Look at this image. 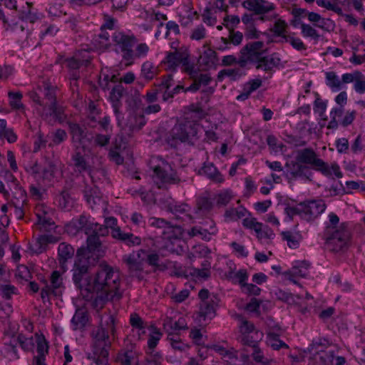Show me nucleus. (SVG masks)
Masks as SVG:
<instances>
[{
  "label": "nucleus",
  "instance_id": "obj_24",
  "mask_svg": "<svg viewBox=\"0 0 365 365\" xmlns=\"http://www.w3.org/2000/svg\"><path fill=\"white\" fill-rule=\"evenodd\" d=\"M124 88L121 85L114 86L110 93V100L112 103L113 111L119 122L120 118V107L121 106L120 98L123 96Z\"/></svg>",
  "mask_w": 365,
  "mask_h": 365
},
{
  "label": "nucleus",
  "instance_id": "obj_19",
  "mask_svg": "<svg viewBox=\"0 0 365 365\" xmlns=\"http://www.w3.org/2000/svg\"><path fill=\"white\" fill-rule=\"evenodd\" d=\"M41 115L44 120H48L49 118L53 117L60 123L66 122L67 118L64 107L58 106L57 103H54L53 106L47 107V106H45L41 111Z\"/></svg>",
  "mask_w": 365,
  "mask_h": 365
},
{
  "label": "nucleus",
  "instance_id": "obj_53",
  "mask_svg": "<svg viewBox=\"0 0 365 365\" xmlns=\"http://www.w3.org/2000/svg\"><path fill=\"white\" fill-rule=\"evenodd\" d=\"M15 276L18 279L26 282L31 279V274L29 269L24 265H20L18 267Z\"/></svg>",
  "mask_w": 365,
  "mask_h": 365
},
{
  "label": "nucleus",
  "instance_id": "obj_62",
  "mask_svg": "<svg viewBox=\"0 0 365 365\" xmlns=\"http://www.w3.org/2000/svg\"><path fill=\"white\" fill-rule=\"evenodd\" d=\"M240 20L237 16H229L226 15L224 17V26L229 30H234V27L236 26Z\"/></svg>",
  "mask_w": 365,
  "mask_h": 365
},
{
  "label": "nucleus",
  "instance_id": "obj_36",
  "mask_svg": "<svg viewBox=\"0 0 365 365\" xmlns=\"http://www.w3.org/2000/svg\"><path fill=\"white\" fill-rule=\"evenodd\" d=\"M267 344L274 350H279L281 348L287 349V344L279 339V336L274 332H268L267 334Z\"/></svg>",
  "mask_w": 365,
  "mask_h": 365
},
{
  "label": "nucleus",
  "instance_id": "obj_39",
  "mask_svg": "<svg viewBox=\"0 0 365 365\" xmlns=\"http://www.w3.org/2000/svg\"><path fill=\"white\" fill-rule=\"evenodd\" d=\"M168 210L175 216L176 219L181 218L180 215L183 214L190 218V215L187 214L190 207L187 204H170L168 205Z\"/></svg>",
  "mask_w": 365,
  "mask_h": 365
},
{
  "label": "nucleus",
  "instance_id": "obj_27",
  "mask_svg": "<svg viewBox=\"0 0 365 365\" xmlns=\"http://www.w3.org/2000/svg\"><path fill=\"white\" fill-rule=\"evenodd\" d=\"M84 197L91 208L96 205H99L103 201L101 192L97 187H86L84 190Z\"/></svg>",
  "mask_w": 365,
  "mask_h": 365
},
{
  "label": "nucleus",
  "instance_id": "obj_61",
  "mask_svg": "<svg viewBox=\"0 0 365 365\" xmlns=\"http://www.w3.org/2000/svg\"><path fill=\"white\" fill-rule=\"evenodd\" d=\"M206 36V30L202 25H199L195 28L190 35V38L192 40L200 41L205 38Z\"/></svg>",
  "mask_w": 365,
  "mask_h": 365
},
{
  "label": "nucleus",
  "instance_id": "obj_35",
  "mask_svg": "<svg viewBox=\"0 0 365 365\" xmlns=\"http://www.w3.org/2000/svg\"><path fill=\"white\" fill-rule=\"evenodd\" d=\"M202 172L209 178L217 182H222L224 180L223 177L212 163L205 164L202 168Z\"/></svg>",
  "mask_w": 365,
  "mask_h": 365
},
{
  "label": "nucleus",
  "instance_id": "obj_9",
  "mask_svg": "<svg viewBox=\"0 0 365 365\" xmlns=\"http://www.w3.org/2000/svg\"><path fill=\"white\" fill-rule=\"evenodd\" d=\"M163 63L167 64L168 69L173 71H175L181 64L183 70L190 78L195 77L197 73V70L195 68L194 63L190 61L188 49L183 46L175 49L174 52L168 53Z\"/></svg>",
  "mask_w": 365,
  "mask_h": 365
},
{
  "label": "nucleus",
  "instance_id": "obj_5",
  "mask_svg": "<svg viewBox=\"0 0 365 365\" xmlns=\"http://www.w3.org/2000/svg\"><path fill=\"white\" fill-rule=\"evenodd\" d=\"M68 230L71 232L74 230L76 232L80 230L84 231L87 235V245L84 247V249L98 252L106 250L101 237L108 235L107 228L103 225L91 221L89 217L85 215H81L77 219L73 220L68 225Z\"/></svg>",
  "mask_w": 365,
  "mask_h": 365
},
{
  "label": "nucleus",
  "instance_id": "obj_30",
  "mask_svg": "<svg viewBox=\"0 0 365 365\" xmlns=\"http://www.w3.org/2000/svg\"><path fill=\"white\" fill-rule=\"evenodd\" d=\"M88 314L83 309H77L72 319L71 323L73 327V329H83L88 322Z\"/></svg>",
  "mask_w": 365,
  "mask_h": 365
},
{
  "label": "nucleus",
  "instance_id": "obj_48",
  "mask_svg": "<svg viewBox=\"0 0 365 365\" xmlns=\"http://www.w3.org/2000/svg\"><path fill=\"white\" fill-rule=\"evenodd\" d=\"M16 341L24 351H30L34 346L32 336L26 337L23 334H19Z\"/></svg>",
  "mask_w": 365,
  "mask_h": 365
},
{
  "label": "nucleus",
  "instance_id": "obj_57",
  "mask_svg": "<svg viewBox=\"0 0 365 365\" xmlns=\"http://www.w3.org/2000/svg\"><path fill=\"white\" fill-rule=\"evenodd\" d=\"M287 27V24L284 20L278 19L275 21L271 31L275 36H282L285 33Z\"/></svg>",
  "mask_w": 365,
  "mask_h": 365
},
{
  "label": "nucleus",
  "instance_id": "obj_33",
  "mask_svg": "<svg viewBox=\"0 0 365 365\" xmlns=\"http://www.w3.org/2000/svg\"><path fill=\"white\" fill-rule=\"evenodd\" d=\"M326 84L334 92H337L342 88L341 80L333 71L326 73Z\"/></svg>",
  "mask_w": 365,
  "mask_h": 365
},
{
  "label": "nucleus",
  "instance_id": "obj_56",
  "mask_svg": "<svg viewBox=\"0 0 365 365\" xmlns=\"http://www.w3.org/2000/svg\"><path fill=\"white\" fill-rule=\"evenodd\" d=\"M9 96L11 99L10 105L12 108L16 109L23 108L24 106L21 102L23 96L20 92H9Z\"/></svg>",
  "mask_w": 365,
  "mask_h": 365
},
{
  "label": "nucleus",
  "instance_id": "obj_4",
  "mask_svg": "<svg viewBox=\"0 0 365 365\" xmlns=\"http://www.w3.org/2000/svg\"><path fill=\"white\" fill-rule=\"evenodd\" d=\"M115 319L113 316L108 317L105 324H102L92 332L91 351L86 354L87 359L96 365H109L108 355L111 343L109 333L114 334Z\"/></svg>",
  "mask_w": 365,
  "mask_h": 365
},
{
  "label": "nucleus",
  "instance_id": "obj_59",
  "mask_svg": "<svg viewBox=\"0 0 365 365\" xmlns=\"http://www.w3.org/2000/svg\"><path fill=\"white\" fill-rule=\"evenodd\" d=\"M317 4L318 6L324 7L328 10L333 11L338 14H342V9L336 4H332L326 0H317Z\"/></svg>",
  "mask_w": 365,
  "mask_h": 365
},
{
  "label": "nucleus",
  "instance_id": "obj_6",
  "mask_svg": "<svg viewBox=\"0 0 365 365\" xmlns=\"http://www.w3.org/2000/svg\"><path fill=\"white\" fill-rule=\"evenodd\" d=\"M296 160L302 165L309 166L311 170L314 169L321 172L325 176H331L334 174L338 178L342 177V173L336 163H333L329 166L323 160L319 158L317 153L312 148H307L298 150Z\"/></svg>",
  "mask_w": 365,
  "mask_h": 365
},
{
  "label": "nucleus",
  "instance_id": "obj_25",
  "mask_svg": "<svg viewBox=\"0 0 365 365\" xmlns=\"http://www.w3.org/2000/svg\"><path fill=\"white\" fill-rule=\"evenodd\" d=\"M163 328L169 336H174L173 334L177 331L187 329L185 320L182 317L179 318L178 321L166 318L163 322Z\"/></svg>",
  "mask_w": 365,
  "mask_h": 365
},
{
  "label": "nucleus",
  "instance_id": "obj_29",
  "mask_svg": "<svg viewBox=\"0 0 365 365\" xmlns=\"http://www.w3.org/2000/svg\"><path fill=\"white\" fill-rule=\"evenodd\" d=\"M136 358V353L130 349L121 350L116 356V361L120 365H131L133 362L135 365H138V361H134Z\"/></svg>",
  "mask_w": 365,
  "mask_h": 365
},
{
  "label": "nucleus",
  "instance_id": "obj_31",
  "mask_svg": "<svg viewBox=\"0 0 365 365\" xmlns=\"http://www.w3.org/2000/svg\"><path fill=\"white\" fill-rule=\"evenodd\" d=\"M72 160L76 171L79 173L88 172L91 178H93V176L91 173V167L87 163L83 155H81L80 153H76L72 157Z\"/></svg>",
  "mask_w": 365,
  "mask_h": 365
},
{
  "label": "nucleus",
  "instance_id": "obj_10",
  "mask_svg": "<svg viewBox=\"0 0 365 365\" xmlns=\"http://www.w3.org/2000/svg\"><path fill=\"white\" fill-rule=\"evenodd\" d=\"M349 239L350 232L344 223L333 231L330 227H327L326 246L330 251L334 252L341 251L346 246Z\"/></svg>",
  "mask_w": 365,
  "mask_h": 365
},
{
  "label": "nucleus",
  "instance_id": "obj_15",
  "mask_svg": "<svg viewBox=\"0 0 365 365\" xmlns=\"http://www.w3.org/2000/svg\"><path fill=\"white\" fill-rule=\"evenodd\" d=\"M286 176L289 180L302 179L312 181L313 173L309 166L302 165L299 161H291L286 163Z\"/></svg>",
  "mask_w": 365,
  "mask_h": 365
},
{
  "label": "nucleus",
  "instance_id": "obj_58",
  "mask_svg": "<svg viewBox=\"0 0 365 365\" xmlns=\"http://www.w3.org/2000/svg\"><path fill=\"white\" fill-rule=\"evenodd\" d=\"M360 76H361V72L359 71H355L353 73H346L342 75L341 76V81L342 85L354 83H355L356 81L360 78Z\"/></svg>",
  "mask_w": 365,
  "mask_h": 365
},
{
  "label": "nucleus",
  "instance_id": "obj_43",
  "mask_svg": "<svg viewBox=\"0 0 365 365\" xmlns=\"http://www.w3.org/2000/svg\"><path fill=\"white\" fill-rule=\"evenodd\" d=\"M145 365H163V357L160 352H147Z\"/></svg>",
  "mask_w": 365,
  "mask_h": 365
},
{
  "label": "nucleus",
  "instance_id": "obj_14",
  "mask_svg": "<svg viewBox=\"0 0 365 365\" xmlns=\"http://www.w3.org/2000/svg\"><path fill=\"white\" fill-rule=\"evenodd\" d=\"M115 24L114 19H108L105 23L101 26V32L95 36L92 40V43L96 49L106 50L110 45V36L113 31Z\"/></svg>",
  "mask_w": 365,
  "mask_h": 365
},
{
  "label": "nucleus",
  "instance_id": "obj_47",
  "mask_svg": "<svg viewBox=\"0 0 365 365\" xmlns=\"http://www.w3.org/2000/svg\"><path fill=\"white\" fill-rule=\"evenodd\" d=\"M301 31L304 37H310L316 41H318L320 37L317 31L309 24H302Z\"/></svg>",
  "mask_w": 365,
  "mask_h": 365
},
{
  "label": "nucleus",
  "instance_id": "obj_26",
  "mask_svg": "<svg viewBox=\"0 0 365 365\" xmlns=\"http://www.w3.org/2000/svg\"><path fill=\"white\" fill-rule=\"evenodd\" d=\"M210 222L211 224L210 230H207V227H193L189 231V235L192 237L200 236L202 240H210L211 235H215L217 231L215 222L210 220Z\"/></svg>",
  "mask_w": 365,
  "mask_h": 365
},
{
  "label": "nucleus",
  "instance_id": "obj_3",
  "mask_svg": "<svg viewBox=\"0 0 365 365\" xmlns=\"http://www.w3.org/2000/svg\"><path fill=\"white\" fill-rule=\"evenodd\" d=\"M264 46V42L260 41L247 43L240 50L238 65L245 68L248 63H252L256 69L272 73L274 68L280 65L281 59L277 53L263 56Z\"/></svg>",
  "mask_w": 365,
  "mask_h": 365
},
{
  "label": "nucleus",
  "instance_id": "obj_45",
  "mask_svg": "<svg viewBox=\"0 0 365 365\" xmlns=\"http://www.w3.org/2000/svg\"><path fill=\"white\" fill-rule=\"evenodd\" d=\"M237 318L240 322L239 328L241 335L250 334L255 330V325L242 316L238 315Z\"/></svg>",
  "mask_w": 365,
  "mask_h": 365
},
{
  "label": "nucleus",
  "instance_id": "obj_8",
  "mask_svg": "<svg viewBox=\"0 0 365 365\" xmlns=\"http://www.w3.org/2000/svg\"><path fill=\"white\" fill-rule=\"evenodd\" d=\"M200 126L192 121H184L175 124L168 133L166 141L168 145L175 148L181 143L193 145L196 140Z\"/></svg>",
  "mask_w": 365,
  "mask_h": 365
},
{
  "label": "nucleus",
  "instance_id": "obj_60",
  "mask_svg": "<svg viewBox=\"0 0 365 365\" xmlns=\"http://www.w3.org/2000/svg\"><path fill=\"white\" fill-rule=\"evenodd\" d=\"M202 17L203 22L209 26H213L217 22V18L213 16V13L210 8L205 9Z\"/></svg>",
  "mask_w": 365,
  "mask_h": 365
},
{
  "label": "nucleus",
  "instance_id": "obj_20",
  "mask_svg": "<svg viewBox=\"0 0 365 365\" xmlns=\"http://www.w3.org/2000/svg\"><path fill=\"white\" fill-rule=\"evenodd\" d=\"M242 4L245 9L255 11L256 14H265L274 9V4L265 0H246Z\"/></svg>",
  "mask_w": 365,
  "mask_h": 365
},
{
  "label": "nucleus",
  "instance_id": "obj_46",
  "mask_svg": "<svg viewBox=\"0 0 365 365\" xmlns=\"http://www.w3.org/2000/svg\"><path fill=\"white\" fill-rule=\"evenodd\" d=\"M58 205L64 210H69L72 207V199L67 191H62L57 198Z\"/></svg>",
  "mask_w": 365,
  "mask_h": 365
},
{
  "label": "nucleus",
  "instance_id": "obj_1",
  "mask_svg": "<svg viewBox=\"0 0 365 365\" xmlns=\"http://www.w3.org/2000/svg\"><path fill=\"white\" fill-rule=\"evenodd\" d=\"M105 250L93 251L81 247L77 250L72 269V279L77 289L91 292L93 277L89 275L90 269L104 255Z\"/></svg>",
  "mask_w": 365,
  "mask_h": 365
},
{
  "label": "nucleus",
  "instance_id": "obj_12",
  "mask_svg": "<svg viewBox=\"0 0 365 365\" xmlns=\"http://www.w3.org/2000/svg\"><path fill=\"white\" fill-rule=\"evenodd\" d=\"M111 44L118 46L123 52V58L132 64L133 47L136 43V38L133 35H128L120 31H115L111 35Z\"/></svg>",
  "mask_w": 365,
  "mask_h": 365
},
{
  "label": "nucleus",
  "instance_id": "obj_38",
  "mask_svg": "<svg viewBox=\"0 0 365 365\" xmlns=\"http://www.w3.org/2000/svg\"><path fill=\"white\" fill-rule=\"evenodd\" d=\"M243 73L241 68H227L221 70L217 75V79L222 81L225 77H229L232 81H236L242 76Z\"/></svg>",
  "mask_w": 365,
  "mask_h": 365
},
{
  "label": "nucleus",
  "instance_id": "obj_64",
  "mask_svg": "<svg viewBox=\"0 0 365 365\" xmlns=\"http://www.w3.org/2000/svg\"><path fill=\"white\" fill-rule=\"evenodd\" d=\"M16 288L11 284H0V296L6 299H9L14 294Z\"/></svg>",
  "mask_w": 365,
  "mask_h": 365
},
{
  "label": "nucleus",
  "instance_id": "obj_7",
  "mask_svg": "<svg viewBox=\"0 0 365 365\" xmlns=\"http://www.w3.org/2000/svg\"><path fill=\"white\" fill-rule=\"evenodd\" d=\"M150 168L154 175L153 180L158 188H167L168 185H175L182 180L172 165L160 157H155L150 161Z\"/></svg>",
  "mask_w": 365,
  "mask_h": 365
},
{
  "label": "nucleus",
  "instance_id": "obj_22",
  "mask_svg": "<svg viewBox=\"0 0 365 365\" xmlns=\"http://www.w3.org/2000/svg\"><path fill=\"white\" fill-rule=\"evenodd\" d=\"M218 298L212 294V301L201 302L200 305L199 315L203 320L212 319L215 316V309L218 303Z\"/></svg>",
  "mask_w": 365,
  "mask_h": 365
},
{
  "label": "nucleus",
  "instance_id": "obj_13",
  "mask_svg": "<svg viewBox=\"0 0 365 365\" xmlns=\"http://www.w3.org/2000/svg\"><path fill=\"white\" fill-rule=\"evenodd\" d=\"M142 253L145 254V251L140 250L136 253L132 252L125 255L122 257L123 262L128 267L130 276L135 277L138 280L143 279V259H140Z\"/></svg>",
  "mask_w": 365,
  "mask_h": 365
},
{
  "label": "nucleus",
  "instance_id": "obj_50",
  "mask_svg": "<svg viewBox=\"0 0 365 365\" xmlns=\"http://www.w3.org/2000/svg\"><path fill=\"white\" fill-rule=\"evenodd\" d=\"M232 197V194L229 190H224L220 192L215 197L217 205L220 207L227 205Z\"/></svg>",
  "mask_w": 365,
  "mask_h": 365
},
{
  "label": "nucleus",
  "instance_id": "obj_44",
  "mask_svg": "<svg viewBox=\"0 0 365 365\" xmlns=\"http://www.w3.org/2000/svg\"><path fill=\"white\" fill-rule=\"evenodd\" d=\"M213 207V202L207 197H200L197 200V209L202 213L209 212Z\"/></svg>",
  "mask_w": 365,
  "mask_h": 365
},
{
  "label": "nucleus",
  "instance_id": "obj_21",
  "mask_svg": "<svg viewBox=\"0 0 365 365\" xmlns=\"http://www.w3.org/2000/svg\"><path fill=\"white\" fill-rule=\"evenodd\" d=\"M111 235L113 238L128 246L139 245L141 243V239L139 237L134 236L133 234L130 232H123L119 227H116L111 230Z\"/></svg>",
  "mask_w": 365,
  "mask_h": 365
},
{
  "label": "nucleus",
  "instance_id": "obj_40",
  "mask_svg": "<svg viewBox=\"0 0 365 365\" xmlns=\"http://www.w3.org/2000/svg\"><path fill=\"white\" fill-rule=\"evenodd\" d=\"M161 336L162 334L160 332V331L156 328H154L152 333L149 335V338L148 340V348L145 351V353L151 351L157 352L154 349L158 344V341L160 339Z\"/></svg>",
  "mask_w": 365,
  "mask_h": 365
},
{
  "label": "nucleus",
  "instance_id": "obj_41",
  "mask_svg": "<svg viewBox=\"0 0 365 365\" xmlns=\"http://www.w3.org/2000/svg\"><path fill=\"white\" fill-rule=\"evenodd\" d=\"M36 343L38 355L34 358L39 359L41 356L43 359H46V355L48 354V346L45 337L43 335L38 336Z\"/></svg>",
  "mask_w": 365,
  "mask_h": 365
},
{
  "label": "nucleus",
  "instance_id": "obj_34",
  "mask_svg": "<svg viewBox=\"0 0 365 365\" xmlns=\"http://www.w3.org/2000/svg\"><path fill=\"white\" fill-rule=\"evenodd\" d=\"M283 240L287 241V245L292 249H296L299 245L302 237L299 234L291 231H284L281 233Z\"/></svg>",
  "mask_w": 365,
  "mask_h": 365
},
{
  "label": "nucleus",
  "instance_id": "obj_54",
  "mask_svg": "<svg viewBox=\"0 0 365 365\" xmlns=\"http://www.w3.org/2000/svg\"><path fill=\"white\" fill-rule=\"evenodd\" d=\"M274 295L277 299L289 304H292L294 302V297L291 293L280 289L274 291Z\"/></svg>",
  "mask_w": 365,
  "mask_h": 365
},
{
  "label": "nucleus",
  "instance_id": "obj_2",
  "mask_svg": "<svg viewBox=\"0 0 365 365\" xmlns=\"http://www.w3.org/2000/svg\"><path fill=\"white\" fill-rule=\"evenodd\" d=\"M119 287V273L111 266L101 264L93 277L91 292L96 293L102 302L118 300L121 297Z\"/></svg>",
  "mask_w": 365,
  "mask_h": 365
},
{
  "label": "nucleus",
  "instance_id": "obj_51",
  "mask_svg": "<svg viewBox=\"0 0 365 365\" xmlns=\"http://www.w3.org/2000/svg\"><path fill=\"white\" fill-rule=\"evenodd\" d=\"M308 274V271L306 269H303L300 268L299 266L295 264L293 267L287 272L286 274L289 275V279L292 281L294 283H296L294 279L292 278L294 277H305Z\"/></svg>",
  "mask_w": 365,
  "mask_h": 365
},
{
  "label": "nucleus",
  "instance_id": "obj_42",
  "mask_svg": "<svg viewBox=\"0 0 365 365\" xmlns=\"http://www.w3.org/2000/svg\"><path fill=\"white\" fill-rule=\"evenodd\" d=\"M200 59L205 66H212L216 61V52L211 48H207L200 56Z\"/></svg>",
  "mask_w": 365,
  "mask_h": 365
},
{
  "label": "nucleus",
  "instance_id": "obj_18",
  "mask_svg": "<svg viewBox=\"0 0 365 365\" xmlns=\"http://www.w3.org/2000/svg\"><path fill=\"white\" fill-rule=\"evenodd\" d=\"M75 253L74 248L66 242H61L58 247V261L59 263V268L63 272L68 270V261L71 259Z\"/></svg>",
  "mask_w": 365,
  "mask_h": 365
},
{
  "label": "nucleus",
  "instance_id": "obj_63",
  "mask_svg": "<svg viewBox=\"0 0 365 365\" xmlns=\"http://www.w3.org/2000/svg\"><path fill=\"white\" fill-rule=\"evenodd\" d=\"M316 352L319 354V359L323 364H327L333 361L334 351H324L323 349H319Z\"/></svg>",
  "mask_w": 365,
  "mask_h": 365
},
{
  "label": "nucleus",
  "instance_id": "obj_32",
  "mask_svg": "<svg viewBox=\"0 0 365 365\" xmlns=\"http://www.w3.org/2000/svg\"><path fill=\"white\" fill-rule=\"evenodd\" d=\"M68 125L73 140L80 143L86 137L85 129L76 123L68 122Z\"/></svg>",
  "mask_w": 365,
  "mask_h": 365
},
{
  "label": "nucleus",
  "instance_id": "obj_55",
  "mask_svg": "<svg viewBox=\"0 0 365 365\" xmlns=\"http://www.w3.org/2000/svg\"><path fill=\"white\" fill-rule=\"evenodd\" d=\"M315 26L320 28L327 32H331L334 31L335 24L333 21H331L329 19H324L321 17L318 23L315 24Z\"/></svg>",
  "mask_w": 365,
  "mask_h": 365
},
{
  "label": "nucleus",
  "instance_id": "obj_37",
  "mask_svg": "<svg viewBox=\"0 0 365 365\" xmlns=\"http://www.w3.org/2000/svg\"><path fill=\"white\" fill-rule=\"evenodd\" d=\"M0 136L6 138L10 143H14L17 139L13 130L7 127L6 120L4 119H0Z\"/></svg>",
  "mask_w": 365,
  "mask_h": 365
},
{
  "label": "nucleus",
  "instance_id": "obj_28",
  "mask_svg": "<svg viewBox=\"0 0 365 365\" xmlns=\"http://www.w3.org/2000/svg\"><path fill=\"white\" fill-rule=\"evenodd\" d=\"M158 74V68L151 61H145L140 69V77L147 81L153 80Z\"/></svg>",
  "mask_w": 365,
  "mask_h": 365
},
{
  "label": "nucleus",
  "instance_id": "obj_17",
  "mask_svg": "<svg viewBox=\"0 0 365 365\" xmlns=\"http://www.w3.org/2000/svg\"><path fill=\"white\" fill-rule=\"evenodd\" d=\"M148 222L150 226L164 229L163 235H167L165 236V238L171 239L173 237H177L178 235H181L180 226H174L170 222L163 218L150 217Z\"/></svg>",
  "mask_w": 365,
  "mask_h": 365
},
{
  "label": "nucleus",
  "instance_id": "obj_23",
  "mask_svg": "<svg viewBox=\"0 0 365 365\" xmlns=\"http://www.w3.org/2000/svg\"><path fill=\"white\" fill-rule=\"evenodd\" d=\"M38 90L43 95V101L45 106H47V107L53 106L54 103H57L56 86L51 85L48 82H43L42 86L38 88Z\"/></svg>",
  "mask_w": 365,
  "mask_h": 365
},
{
  "label": "nucleus",
  "instance_id": "obj_52",
  "mask_svg": "<svg viewBox=\"0 0 365 365\" xmlns=\"http://www.w3.org/2000/svg\"><path fill=\"white\" fill-rule=\"evenodd\" d=\"M56 170V164L51 160L48 161L46 167H45L43 170V178L51 180L54 178Z\"/></svg>",
  "mask_w": 365,
  "mask_h": 365
},
{
  "label": "nucleus",
  "instance_id": "obj_16",
  "mask_svg": "<svg viewBox=\"0 0 365 365\" xmlns=\"http://www.w3.org/2000/svg\"><path fill=\"white\" fill-rule=\"evenodd\" d=\"M302 218L307 221H311L326 209V204L322 200H314L307 202H302Z\"/></svg>",
  "mask_w": 365,
  "mask_h": 365
},
{
  "label": "nucleus",
  "instance_id": "obj_49",
  "mask_svg": "<svg viewBox=\"0 0 365 365\" xmlns=\"http://www.w3.org/2000/svg\"><path fill=\"white\" fill-rule=\"evenodd\" d=\"M149 47L145 43H139L135 50H133L132 63L135 58H140L147 56Z\"/></svg>",
  "mask_w": 365,
  "mask_h": 365
},
{
  "label": "nucleus",
  "instance_id": "obj_11",
  "mask_svg": "<svg viewBox=\"0 0 365 365\" xmlns=\"http://www.w3.org/2000/svg\"><path fill=\"white\" fill-rule=\"evenodd\" d=\"M62 270H54L51 272L49 282L43 279L41 282L44 284L41 291V298L43 302H49L51 295L59 296L64 289Z\"/></svg>",
  "mask_w": 365,
  "mask_h": 365
}]
</instances>
